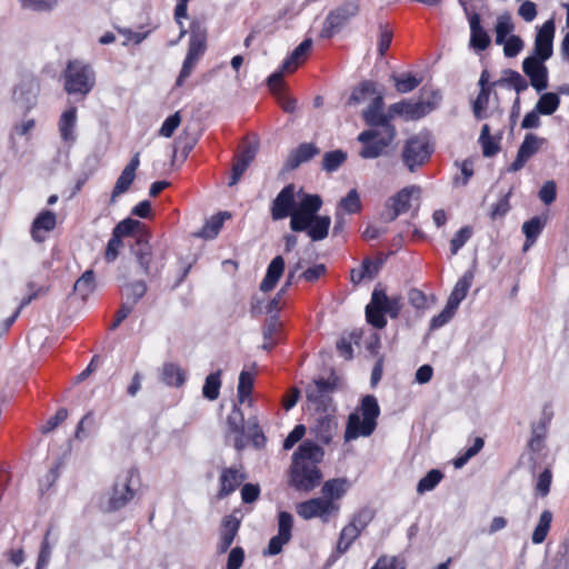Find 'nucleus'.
Here are the masks:
<instances>
[{
    "label": "nucleus",
    "mask_w": 569,
    "mask_h": 569,
    "mask_svg": "<svg viewBox=\"0 0 569 569\" xmlns=\"http://www.w3.org/2000/svg\"><path fill=\"white\" fill-rule=\"evenodd\" d=\"M296 186L287 184L276 197L271 206L273 220L290 217V229L293 232H307L312 241L327 238L331 226L329 216H319L322 199L318 194H303L296 202Z\"/></svg>",
    "instance_id": "obj_1"
},
{
    "label": "nucleus",
    "mask_w": 569,
    "mask_h": 569,
    "mask_svg": "<svg viewBox=\"0 0 569 569\" xmlns=\"http://www.w3.org/2000/svg\"><path fill=\"white\" fill-rule=\"evenodd\" d=\"M323 456L322 449L310 442L301 443L292 456L289 483L297 490L310 491L320 483L321 472L317 463Z\"/></svg>",
    "instance_id": "obj_2"
},
{
    "label": "nucleus",
    "mask_w": 569,
    "mask_h": 569,
    "mask_svg": "<svg viewBox=\"0 0 569 569\" xmlns=\"http://www.w3.org/2000/svg\"><path fill=\"white\" fill-rule=\"evenodd\" d=\"M361 412L363 419H360L358 413H351L348 417L347 428L345 432V440L350 441L358 437L370 436L377 426V418L380 413V408L375 396L367 395L361 401Z\"/></svg>",
    "instance_id": "obj_3"
},
{
    "label": "nucleus",
    "mask_w": 569,
    "mask_h": 569,
    "mask_svg": "<svg viewBox=\"0 0 569 569\" xmlns=\"http://www.w3.org/2000/svg\"><path fill=\"white\" fill-rule=\"evenodd\" d=\"M401 307L400 296L388 297L383 290L376 288L371 295V302L366 307V317L375 328L382 329L387 325L385 315L397 318Z\"/></svg>",
    "instance_id": "obj_4"
},
{
    "label": "nucleus",
    "mask_w": 569,
    "mask_h": 569,
    "mask_svg": "<svg viewBox=\"0 0 569 569\" xmlns=\"http://www.w3.org/2000/svg\"><path fill=\"white\" fill-rule=\"evenodd\" d=\"M64 90L69 94L87 96L96 83L92 69L81 61H69L63 73Z\"/></svg>",
    "instance_id": "obj_5"
},
{
    "label": "nucleus",
    "mask_w": 569,
    "mask_h": 569,
    "mask_svg": "<svg viewBox=\"0 0 569 569\" xmlns=\"http://www.w3.org/2000/svg\"><path fill=\"white\" fill-rule=\"evenodd\" d=\"M336 378L313 380L306 388V397L317 412L335 411L331 395L335 392Z\"/></svg>",
    "instance_id": "obj_6"
},
{
    "label": "nucleus",
    "mask_w": 569,
    "mask_h": 569,
    "mask_svg": "<svg viewBox=\"0 0 569 569\" xmlns=\"http://www.w3.org/2000/svg\"><path fill=\"white\" fill-rule=\"evenodd\" d=\"M432 148L423 136L409 138L402 149L401 158L409 171L413 172L418 167L423 166L430 158Z\"/></svg>",
    "instance_id": "obj_7"
},
{
    "label": "nucleus",
    "mask_w": 569,
    "mask_h": 569,
    "mask_svg": "<svg viewBox=\"0 0 569 569\" xmlns=\"http://www.w3.org/2000/svg\"><path fill=\"white\" fill-rule=\"evenodd\" d=\"M358 11L359 4L357 0L346 1L337 9L330 11L323 22L320 37L325 39L331 38L350 18L355 17Z\"/></svg>",
    "instance_id": "obj_8"
},
{
    "label": "nucleus",
    "mask_w": 569,
    "mask_h": 569,
    "mask_svg": "<svg viewBox=\"0 0 569 569\" xmlns=\"http://www.w3.org/2000/svg\"><path fill=\"white\" fill-rule=\"evenodd\" d=\"M421 188L419 186H409L402 188L396 194L390 197L386 202V210L382 213V219L386 222L396 220L400 214L407 212L410 207V200L413 196L419 197Z\"/></svg>",
    "instance_id": "obj_9"
},
{
    "label": "nucleus",
    "mask_w": 569,
    "mask_h": 569,
    "mask_svg": "<svg viewBox=\"0 0 569 569\" xmlns=\"http://www.w3.org/2000/svg\"><path fill=\"white\" fill-rule=\"evenodd\" d=\"M338 510L339 505L322 498H313L300 502L296 507L297 513L306 520L319 517L323 521H328L329 516L338 512Z\"/></svg>",
    "instance_id": "obj_10"
},
{
    "label": "nucleus",
    "mask_w": 569,
    "mask_h": 569,
    "mask_svg": "<svg viewBox=\"0 0 569 569\" xmlns=\"http://www.w3.org/2000/svg\"><path fill=\"white\" fill-rule=\"evenodd\" d=\"M292 525V516L287 511H281L278 516V535L270 539L268 549L263 552L264 556H276L282 551L283 546L291 539Z\"/></svg>",
    "instance_id": "obj_11"
},
{
    "label": "nucleus",
    "mask_w": 569,
    "mask_h": 569,
    "mask_svg": "<svg viewBox=\"0 0 569 569\" xmlns=\"http://www.w3.org/2000/svg\"><path fill=\"white\" fill-rule=\"evenodd\" d=\"M555 37V22L553 20L546 21L538 30L535 38L533 54L542 61H547L553 52L552 41Z\"/></svg>",
    "instance_id": "obj_12"
},
{
    "label": "nucleus",
    "mask_w": 569,
    "mask_h": 569,
    "mask_svg": "<svg viewBox=\"0 0 569 569\" xmlns=\"http://www.w3.org/2000/svg\"><path fill=\"white\" fill-rule=\"evenodd\" d=\"M522 70L530 79V84L538 91L548 87V69L545 61L537 57H527L522 62Z\"/></svg>",
    "instance_id": "obj_13"
},
{
    "label": "nucleus",
    "mask_w": 569,
    "mask_h": 569,
    "mask_svg": "<svg viewBox=\"0 0 569 569\" xmlns=\"http://www.w3.org/2000/svg\"><path fill=\"white\" fill-rule=\"evenodd\" d=\"M546 142L547 140L545 138L538 137L533 133L526 134L509 171L517 172L522 169L526 162L536 154Z\"/></svg>",
    "instance_id": "obj_14"
},
{
    "label": "nucleus",
    "mask_w": 569,
    "mask_h": 569,
    "mask_svg": "<svg viewBox=\"0 0 569 569\" xmlns=\"http://www.w3.org/2000/svg\"><path fill=\"white\" fill-rule=\"evenodd\" d=\"M140 164V153L137 152L131 158L130 162L123 168L122 172L118 177L113 190L110 197V203L113 204L117 201V198L123 193H126L132 182L136 179V171Z\"/></svg>",
    "instance_id": "obj_15"
},
{
    "label": "nucleus",
    "mask_w": 569,
    "mask_h": 569,
    "mask_svg": "<svg viewBox=\"0 0 569 569\" xmlns=\"http://www.w3.org/2000/svg\"><path fill=\"white\" fill-rule=\"evenodd\" d=\"M332 412L333 411L318 412V417L315 419V423L311 428L316 437L326 443H329L337 435L338 423Z\"/></svg>",
    "instance_id": "obj_16"
},
{
    "label": "nucleus",
    "mask_w": 569,
    "mask_h": 569,
    "mask_svg": "<svg viewBox=\"0 0 569 569\" xmlns=\"http://www.w3.org/2000/svg\"><path fill=\"white\" fill-rule=\"evenodd\" d=\"M395 136V127H387V129H382V134L372 142L363 146L359 151V156L363 159H376L380 157L383 150L392 142Z\"/></svg>",
    "instance_id": "obj_17"
},
{
    "label": "nucleus",
    "mask_w": 569,
    "mask_h": 569,
    "mask_svg": "<svg viewBox=\"0 0 569 569\" xmlns=\"http://www.w3.org/2000/svg\"><path fill=\"white\" fill-rule=\"evenodd\" d=\"M247 478L241 468H224L220 476V489L218 498L222 499L232 493Z\"/></svg>",
    "instance_id": "obj_18"
},
{
    "label": "nucleus",
    "mask_w": 569,
    "mask_h": 569,
    "mask_svg": "<svg viewBox=\"0 0 569 569\" xmlns=\"http://www.w3.org/2000/svg\"><path fill=\"white\" fill-rule=\"evenodd\" d=\"M463 6L465 12L468 14L469 23H470V46L479 51H482L488 48L490 44V37L488 33L483 30L480 23V16L478 13H468V8L465 4V2H461Z\"/></svg>",
    "instance_id": "obj_19"
},
{
    "label": "nucleus",
    "mask_w": 569,
    "mask_h": 569,
    "mask_svg": "<svg viewBox=\"0 0 569 569\" xmlns=\"http://www.w3.org/2000/svg\"><path fill=\"white\" fill-rule=\"evenodd\" d=\"M240 527V520L232 515L222 519L220 528V538L217 546L219 553H224L232 545Z\"/></svg>",
    "instance_id": "obj_20"
},
{
    "label": "nucleus",
    "mask_w": 569,
    "mask_h": 569,
    "mask_svg": "<svg viewBox=\"0 0 569 569\" xmlns=\"http://www.w3.org/2000/svg\"><path fill=\"white\" fill-rule=\"evenodd\" d=\"M383 98L377 96L371 104L362 113L366 123L370 127H380L387 129V127H393L389 122V117L383 113Z\"/></svg>",
    "instance_id": "obj_21"
},
{
    "label": "nucleus",
    "mask_w": 569,
    "mask_h": 569,
    "mask_svg": "<svg viewBox=\"0 0 569 569\" xmlns=\"http://www.w3.org/2000/svg\"><path fill=\"white\" fill-rule=\"evenodd\" d=\"M57 224V217L50 210L40 212L32 222L31 236L34 241L42 242L46 233L52 231Z\"/></svg>",
    "instance_id": "obj_22"
},
{
    "label": "nucleus",
    "mask_w": 569,
    "mask_h": 569,
    "mask_svg": "<svg viewBox=\"0 0 569 569\" xmlns=\"http://www.w3.org/2000/svg\"><path fill=\"white\" fill-rule=\"evenodd\" d=\"M319 148L311 142L301 143L298 148L292 150L286 160V169L295 170L301 163L309 161L319 154Z\"/></svg>",
    "instance_id": "obj_23"
},
{
    "label": "nucleus",
    "mask_w": 569,
    "mask_h": 569,
    "mask_svg": "<svg viewBox=\"0 0 569 569\" xmlns=\"http://www.w3.org/2000/svg\"><path fill=\"white\" fill-rule=\"evenodd\" d=\"M432 109L429 102H409L401 101L393 103L390 107V111L400 116H406L407 119H420L430 112Z\"/></svg>",
    "instance_id": "obj_24"
},
{
    "label": "nucleus",
    "mask_w": 569,
    "mask_h": 569,
    "mask_svg": "<svg viewBox=\"0 0 569 569\" xmlns=\"http://www.w3.org/2000/svg\"><path fill=\"white\" fill-rule=\"evenodd\" d=\"M227 423L231 433L234 435V448L241 451L246 447L244 442V418L242 411L234 406L228 416Z\"/></svg>",
    "instance_id": "obj_25"
},
{
    "label": "nucleus",
    "mask_w": 569,
    "mask_h": 569,
    "mask_svg": "<svg viewBox=\"0 0 569 569\" xmlns=\"http://www.w3.org/2000/svg\"><path fill=\"white\" fill-rule=\"evenodd\" d=\"M134 476V470L128 472L127 478L123 481L117 482L113 487V492L110 498V506L112 509H119L123 507L128 501L133 498V491L130 487V481Z\"/></svg>",
    "instance_id": "obj_26"
},
{
    "label": "nucleus",
    "mask_w": 569,
    "mask_h": 569,
    "mask_svg": "<svg viewBox=\"0 0 569 569\" xmlns=\"http://www.w3.org/2000/svg\"><path fill=\"white\" fill-rule=\"evenodd\" d=\"M284 271V260L281 256L274 257L268 266L267 273L260 283V290L268 292L272 290Z\"/></svg>",
    "instance_id": "obj_27"
},
{
    "label": "nucleus",
    "mask_w": 569,
    "mask_h": 569,
    "mask_svg": "<svg viewBox=\"0 0 569 569\" xmlns=\"http://www.w3.org/2000/svg\"><path fill=\"white\" fill-rule=\"evenodd\" d=\"M502 138V131H499L495 136H490V127L485 123L481 128L479 143L482 148L485 157L490 158L496 156L500 151V141Z\"/></svg>",
    "instance_id": "obj_28"
},
{
    "label": "nucleus",
    "mask_w": 569,
    "mask_h": 569,
    "mask_svg": "<svg viewBox=\"0 0 569 569\" xmlns=\"http://www.w3.org/2000/svg\"><path fill=\"white\" fill-rule=\"evenodd\" d=\"M206 30L200 22H192L191 38L187 54L199 60L206 50Z\"/></svg>",
    "instance_id": "obj_29"
},
{
    "label": "nucleus",
    "mask_w": 569,
    "mask_h": 569,
    "mask_svg": "<svg viewBox=\"0 0 569 569\" xmlns=\"http://www.w3.org/2000/svg\"><path fill=\"white\" fill-rule=\"evenodd\" d=\"M312 47L310 38L303 40L282 63V70L293 72L303 62Z\"/></svg>",
    "instance_id": "obj_30"
},
{
    "label": "nucleus",
    "mask_w": 569,
    "mask_h": 569,
    "mask_svg": "<svg viewBox=\"0 0 569 569\" xmlns=\"http://www.w3.org/2000/svg\"><path fill=\"white\" fill-rule=\"evenodd\" d=\"M77 122V109L76 107H71L66 110L59 120V131L61 138L66 142H73L76 139L74 128Z\"/></svg>",
    "instance_id": "obj_31"
},
{
    "label": "nucleus",
    "mask_w": 569,
    "mask_h": 569,
    "mask_svg": "<svg viewBox=\"0 0 569 569\" xmlns=\"http://www.w3.org/2000/svg\"><path fill=\"white\" fill-rule=\"evenodd\" d=\"M473 281V273L471 271H467L456 283L452 292L450 293L447 302L450 303L451 307L458 308L460 302L466 298L471 284Z\"/></svg>",
    "instance_id": "obj_32"
},
{
    "label": "nucleus",
    "mask_w": 569,
    "mask_h": 569,
    "mask_svg": "<svg viewBox=\"0 0 569 569\" xmlns=\"http://www.w3.org/2000/svg\"><path fill=\"white\" fill-rule=\"evenodd\" d=\"M349 488V481L343 478L331 479L323 483L322 486V499H328L332 502L335 500L341 499Z\"/></svg>",
    "instance_id": "obj_33"
},
{
    "label": "nucleus",
    "mask_w": 569,
    "mask_h": 569,
    "mask_svg": "<svg viewBox=\"0 0 569 569\" xmlns=\"http://www.w3.org/2000/svg\"><path fill=\"white\" fill-rule=\"evenodd\" d=\"M97 288L94 271L89 269L74 282L73 292L86 300Z\"/></svg>",
    "instance_id": "obj_34"
},
{
    "label": "nucleus",
    "mask_w": 569,
    "mask_h": 569,
    "mask_svg": "<svg viewBox=\"0 0 569 569\" xmlns=\"http://www.w3.org/2000/svg\"><path fill=\"white\" fill-rule=\"evenodd\" d=\"M138 249H132L139 266L143 269L144 274L150 273V264L152 261V250L149 242L141 236L137 240Z\"/></svg>",
    "instance_id": "obj_35"
},
{
    "label": "nucleus",
    "mask_w": 569,
    "mask_h": 569,
    "mask_svg": "<svg viewBox=\"0 0 569 569\" xmlns=\"http://www.w3.org/2000/svg\"><path fill=\"white\" fill-rule=\"evenodd\" d=\"M253 381H254V372L242 370L239 376L238 381V400L240 403H244L248 401L249 403L252 402V399L250 398L252 389H253Z\"/></svg>",
    "instance_id": "obj_36"
},
{
    "label": "nucleus",
    "mask_w": 569,
    "mask_h": 569,
    "mask_svg": "<svg viewBox=\"0 0 569 569\" xmlns=\"http://www.w3.org/2000/svg\"><path fill=\"white\" fill-rule=\"evenodd\" d=\"M545 226V220L540 217H533L522 224V231L526 234V242L523 244V251H527L537 237L541 233Z\"/></svg>",
    "instance_id": "obj_37"
},
{
    "label": "nucleus",
    "mask_w": 569,
    "mask_h": 569,
    "mask_svg": "<svg viewBox=\"0 0 569 569\" xmlns=\"http://www.w3.org/2000/svg\"><path fill=\"white\" fill-rule=\"evenodd\" d=\"M230 218V213L228 212H219L218 214L211 217L201 231L198 233L199 237L204 239H213L218 232L220 231L226 219Z\"/></svg>",
    "instance_id": "obj_38"
},
{
    "label": "nucleus",
    "mask_w": 569,
    "mask_h": 569,
    "mask_svg": "<svg viewBox=\"0 0 569 569\" xmlns=\"http://www.w3.org/2000/svg\"><path fill=\"white\" fill-rule=\"evenodd\" d=\"M508 84L512 87L517 93H520L528 88L527 80L518 72L511 69H507L503 71V77L496 81L493 86H502Z\"/></svg>",
    "instance_id": "obj_39"
},
{
    "label": "nucleus",
    "mask_w": 569,
    "mask_h": 569,
    "mask_svg": "<svg viewBox=\"0 0 569 569\" xmlns=\"http://www.w3.org/2000/svg\"><path fill=\"white\" fill-rule=\"evenodd\" d=\"M552 521V513L549 510L542 511L540 515L538 525L536 526L532 533V542L539 545L545 541Z\"/></svg>",
    "instance_id": "obj_40"
},
{
    "label": "nucleus",
    "mask_w": 569,
    "mask_h": 569,
    "mask_svg": "<svg viewBox=\"0 0 569 569\" xmlns=\"http://www.w3.org/2000/svg\"><path fill=\"white\" fill-rule=\"evenodd\" d=\"M559 103L560 99L557 93L546 92L539 98L536 109L540 114L550 116L558 109Z\"/></svg>",
    "instance_id": "obj_41"
},
{
    "label": "nucleus",
    "mask_w": 569,
    "mask_h": 569,
    "mask_svg": "<svg viewBox=\"0 0 569 569\" xmlns=\"http://www.w3.org/2000/svg\"><path fill=\"white\" fill-rule=\"evenodd\" d=\"M376 93V84L372 81H363L356 87L348 100V104L357 106L363 102L369 96Z\"/></svg>",
    "instance_id": "obj_42"
},
{
    "label": "nucleus",
    "mask_w": 569,
    "mask_h": 569,
    "mask_svg": "<svg viewBox=\"0 0 569 569\" xmlns=\"http://www.w3.org/2000/svg\"><path fill=\"white\" fill-rule=\"evenodd\" d=\"M347 160V153L340 149L326 152L322 158V169L327 172L336 171Z\"/></svg>",
    "instance_id": "obj_43"
},
{
    "label": "nucleus",
    "mask_w": 569,
    "mask_h": 569,
    "mask_svg": "<svg viewBox=\"0 0 569 569\" xmlns=\"http://www.w3.org/2000/svg\"><path fill=\"white\" fill-rule=\"evenodd\" d=\"M361 532L355 525L348 523L340 533L337 545L338 551L346 552Z\"/></svg>",
    "instance_id": "obj_44"
},
{
    "label": "nucleus",
    "mask_w": 569,
    "mask_h": 569,
    "mask_svg": "<svg viewBox=\"0 0 569 569\" xmlns=\"http://www.w3.org/2000/svg\"><path fill=\"white\" fill-rule=\"evenodd\" d=\"M221 371L210 373L204 381V386L202 388L203 396L209 400H216L219 397V390L221 386L220 380Z\"/></svg>",
    "instance_id": "obj_45"
},
{
    "label": "nucleus",
    "mask_w": 569,
    "mask_h": 569,
    "mask_svg": "<svg viewBox=\"0 0 569 569\" xmlns=\"http://www.w3.org/2000/svg\"><path fill=\"white\" fill-rule=\"evenodd\" d=\"M247 433L256 448L259 449L264 447L267 439L262 430L260 429L258 419L256 417L248 419Z\"/></svg>",
    "instance_id": "obj_46"
},
{
    "label": "nucleus",
    "mask_w": 569,
    "mask_h": 569,
    "mask_svg": "<svg viewBox=\"0 0 569 569\" xmlns=\"http://www.w3.org/2000/svg\"><path fill=\"white\" fill-rule=\"evenodd\" d=\"M513 30V23L508 13L498 17L496 24V42L502 44L507 36Z\"/></svg>",
    "instance_id": "obj_47"
},
{
    "label": "nucleus",
    "mask_w": 569,
    "mask_h": 569,
    "mask_svg": "<svg viewBox=\"0 0 569 569\" xmlns=\"http://www.w3.org/2000/svg\"><path fill=\"white\" fill-rule=\"evenodd\" d=\"M339 209L347 213H356L361 209L360 196L356 189H351L339 202Z\"/></svg>",
    "instance_id": "obj_48"
},
{
    "label": "nucleus",
    "mask_w": 569,
    "mask_h": 569,
    "mask_svg": "<svg viewBox=\"0 0 569 569\" xmlns=\"http://www.w3.org/2000/svg\"><path fill=\"white\" fill-rule=\"evenodd\" d=\"M392 79L395 81V87H396L397 91L400 93L411 92L421 83V80H422V79L416 78L411 73H408L402 77L393 76Z\"/></svg>",
    "instance_id": "obj_49"
},
{
    "label": "nucleus",
    "mask_w": 569,
    "mask_h": 569,
    "mask_svg": "<svg viewBox=\"0 0 569 569\" xmlns=\"http://www.w3.org/2000/svg\"><path fill=\"white\" fill-rule=\"evenodd\" d=\"M489 98L490 90H480L478 97L472 102V112L476 119L482 120L488 117L486 110L488 108Z\"/></svg>",
    "instance_id": "obj_50"
},
{
    "label": "nucleus",
    "mask_w": 569,
    "mask_h": 569,
    "mask_svg": "<svg viewBox=\"0 0 569 569\" xmlns=\"http://www.w3.org/2000/svg\"><path fill=\"white\" fill-rule=\"evenodd\" d=\"M442 473L437 470H430L419 482L417 486L418 493H423L426 491L432 490L442 479Z\"/></svg>",
    "instance_id": "obj_51"
},
{
    "label": "nucleus",
    "mask_w": 569,
    "mask_h": 569,
    "mask_svg": "<svg viewBox=\"0 0 569 569\" xmlns=\"http://www.w3.org/2000/svg\"><path fill=\"white\" fill-rule=\"evenodd\" d=\"M163 380L170 386H181L184 381L183 372L174 365L163 367Z\"/></svg>",
    "instance_id": "obj_52"
},
{
    "label": "nucleus",
    "mask_w": 569,
    "mask_h": 569,
    "mask_svg": "<svg viewBox=\"0 0 569 569\" xmlns=\"http://www.w3.org/2000/svg\"><path fill=\"white\" fill-rule=\"evenodd\" d=\"M472 228L469 226H466L461 228L455 237L450 241V251L451 254H457L460 248L463 247V244L471 238L472 236Z\"/></svg>",
    "instance_id": "obj_53"
},
{
    "label": "nucleus",
    "mask_w": 569,
    "mask_h": 569,
    "mask_svg": "<svg viewBox=\"0 0 569 569\" xmlns=\"http://www.w3.org/2000/svg\"><path fill=\"white\" fill-rule=\"evenodd\" d=\"M485 441L482 438L477 437L475 439L473 446L470 447L462 456L458 457L453 460V466L456 469L462 468L469 459L475 457L482 448H483Z\"/></svg>",
    "instance_id": "obj_54"
},
{
    "label": "nucleus",
    "mask_w": 569,
    "mask_h": 569,
    "mask_svg": "<svg viewBox=\"0 0 569 569\" xmlns=\"http://www.w3.org/2000/svg\"><path fill=\"white\" fill-rule=\"evenodd\" d=\"M375 517V512L370 508L360 509L350 521L351 525H355L360 531H363L367 526L372 521Z\"/></svg>",
    "instance_id": "obj_55"
},
{
    "label": "nucleus",
    "mask_w": 569,
    "mask_h": 569,
    "mask_svg": "<svg viewBox=\"0 0 569 569\" xmlns=\"http://www.w3.org/2000/svg\"><path fill=\"white\" fill-rule=\"evenodd\" d=\"M502 44L503 53L509 58L516 57L523 48V41L518 36H510Z\"/></svg>",
    "instance_id": "obj_56"
},
{
    "label": "nucleus",
    "mask_w": 569,
    "mask_h": 569,
    "mask_svg": "<svg viewBox=\"0 0 569 569\" xmlns=\"http://www.w3.org/2000/svg\"><path fill=\"white\" fill-rule=\"evenodd\" d=\"M181 122L180 112L177 111L172 116L168 117L159 130V134L166 138H170Z\"/></svg>",
    "instance_id": "obj_57"
},
{
    "label": "nucleus",
    "mask_w": 569,
    "mask_h": 569,
    "mask_svg": "<svg viewBox=\"0 0 569 569\" xmlns=\"http://www.w3.org/2000/svg\"><path fill=\"white\" fill-rule=\"evenodd\" d=\"M141 226V222L131 218H127L120 221L114 228L113 231L120 238L123 236L131 234L136 229Z\"/></svg>",
    "instance_id": "obj_58"
},
{
    "label": "nucleus",
    "mask_w": 569,
    "mask_h": 569,
    "mask_svg": "<svg viewBox=\"0 0 569 569\" xmlns=\"http://www.w3.org/2000/svg\"><path fill=\"white\" fill-rule=\"evenodd\" d=\"M457 308L451 307L450 303L447 302L445 309L436 317L431 319L430 327L431 329H437L446 325L455 315Z\"/></svg>",
    "instance_id": "obj_59"
},
{
    "label": "nucleus",
    "mask_w": 569,
    "mask_h": 569,
    "mask_svg": "<svg viewBox=\"0 0 569 569\" xmlns=\"http://www.w3.org/2000/svg\"><path fill=\"white\" fill-rule=\"evenodd\" d=\"M21 6L26 9H31L36 11H47L51 10L56 7V0H20Z\"/></svg>",
    "instance_id": "obj_60"
},
{
    "label": "nucleus",
    "mask_w": 569,
    "mask_h": 569,
    "mask_svg": "<svg viewBox=\"0 0 569 569\" xmlns=\"http://www.w3.org/2000/svg\"><path fill=\"white\" fill-rule=\"evenodd\" d=\"M122 247L121 238L112 232V237L109 240L106 249V260L111 262L114 261L119 254V249Z\"/></svg>",
    "instance_id": "obj_61"
},
{
    "label": "nucleus",
    "mask_w": 569,
    "mask_h": 569,
    "mask_svg": "<svg viewBox=\"0 0 569 569\" xmlns=\"http://www.w3.org/2000/svg\"><path fill=\"white\" fill-rule=\"evenodd\" d=\"M244 560V551L241 547H234L230 550L227 569H240Z\"/></svg>",
    "instance_id": "obj_62"
},
{
    "label": "nucleus",
    "mask_w": 569,
    "mask_h": 569,
    "mask_svg": "<svg viewBox=\"0 0 569 569\" xmlns=\"http://www.w3.org/2000/svg\"><path fill=\"white\" fill-rule=\"evenodd\" d=\"M68 418V410L60 408L53 417H51L46 425L41 428L43 433L50 432L56 429L61 422Z\"/></svg>",
    "instance_id": "obj_63"
},
{
    "label": "nucleus",
    "mask_w": 569,
    "mask_h": 569,
    "mask_svg": "<svg viewBox=\"0 0 569 569\" xmlns=\"http://www.w3.org/2000/svg\"><path fill=\"white\" fill-rule=\"evenodd\" d=\"M556 196L557 187L551 180L547 181L539 191V198L546 204L552 203L556 200Z\"/></svg>",
    "instance_id": "obj_64"
}]
</instances>
